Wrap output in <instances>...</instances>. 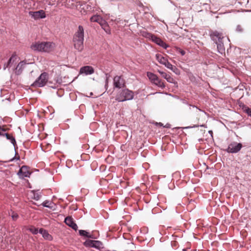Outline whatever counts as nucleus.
Listing matches in <instances>:
<instances>
[{
	"mask_svg": "<svg viewBox=\"0 0 251 251\" xmlns=\"http://www.w3.org/2000/svg\"><path fill=\"white\" fill-rule=\"evenodd\" d=\"M84 34L83 26L81 25H78V29L73 36V41L75 48L79 51L83 49Z\"/></svg>",
	"mask_w": 251,
	"mask_h": 251,
	"instance_id": "nucleus-1",
	"label": "nucleus"
},
{
	"mask_svg": "<svg viewBox=\"0 0 251 251\" xmlns=\"http://www.w3.org/2000/svg\"><path fill=\"white\" fill-rule=\"evenodd\" d=\"M54 48V44L50 42H38L32 44L30 48L34 51L50 52Z\"/></svg>",
	"mask_w": 251,
	"mask_h": 251,
	"instance_id": "nucleus-2",
	"label": "nucleus"
},
{
	"mask_svg": "<svg viewBox=\"0 0 251 251\" xmlns=\"http://www.w3.org/2000/svg\"><path fill=\"white\" fill-rule=\"evenodd\" d=\"M134 92L128 89H123L118 92L115 100L119 102H123L132 100L134 97Z\"/></svg>",
	"mask_w": 251,
	"mask_h": 251,
	"instance_id": "nucleus-3",
	"label": "nucleus"
},
{
	"mask_svg": "<svg viewBox=\"0 0 251 251\" xmlns=\"http://www.w3.org/2000/svg\"><path fill=\"white\" fill-rule=\"evenodd\" d=\"M49 79V75L46 72H43L37 78V79L31 85L33 87H42L44 86L47 83Z\"/></svg>",
	"mask_w": 251,
	"mask_h": 251,
	"instance_id": "nucleus-4",
	"label": "nucleus"
},
{
	"mask_svg": "<svg viewBox=\"0 0 251 251\" xmlns=\"http://www.w3.org/2000/svg\"><path fill=\"white\" fill-rule=\"evenodd\" d=\"M145 36L164 49H166L169 47V45L164 42L161 38L151 33L146 32Z\"/></svg>",
	"mask_w": 251,
	"mask_h": 251,
	"instance_id": "nucleus-5",
	"label": "nucleus"
},
{
	"mask_svg": "<svg viewBox=\"0 0 251 251\" xmlns=\"http://www.w3.org/2000/svg\"><path fill=\"white\" fill-rule=\"evenodd\" d=\"M6 68H8L9 72L19 75L22 73L24 66L23 64H6V66L5 65L4 66V69Z\"/></svg>",
	"mask_w": 251,
	"mask_h": 251,
	"instance_id": "nucleus-6",
	"label": "nucleus"
},
{
	"mask_svg": "<svg viewBox=\"0 0 251 251\" xmlns=\"http://www.w3.org/2000/svg\"><path fill=\"white\" fill-rule=\"evenodd\" d=\"M147 76L150 80L156 85L161 88H164L165 87L164 82L159 79L156 75L152 73L148 72Z\"/></svg>",
	"mask_w": 251,
	"mask_h": 251,
	"instance_id": "nucleus-7",
	"label": "nucleus"
},
{
	"mask_svg": "<svg viewBox=\"0 0 251 251\" xmlns=\"http://www.w3.org/2000/svg\"><path fill=\"white\" fill-rule=\"evenodd\" d=\"M242 148V145L241 143L233 142L228 145L226 151L229 153H237L240 151Z\"/></svg>",
	"mask_w": 251,
	"mask_h": 251,
	"instance_id": "nucleus-8",
	"label": "nucleus"
},
{
	"mask_svg": "<svg viewBox=\"0 0 251 251\" xmlns=\"http://www.w3.org/2000/svg\"><path fill=\"white\" fill-rule=\"evenodd\" d=\"M58 1H59V3L62 4V5H64L68 8H78V5L77 2L76 3H75L74 0H58Z\"/></svg>",
	"mask_w": 251,
	"mask_h": 251,
	"instance_id": "nucleus-9",
	"label": "nucleus"
},
{
	"mask_svg": "<svg viewBox=\"0 0 251 251\" xmlns=\"http://www.w3.org/2000/svg\"><path fill=\"white\" fill-rule=\"evenodd\" d=\"M29 15L35 20L44 19L46 17L45 12L43 10H40L37 11H29Z\"/></svg>",
	"mask_w": 251,
	"mask_h": 251,
	"instance_id": "nucleus-10",
	"label": "nucleus"
},
{
	"mask_svg": "<svg viewBox=\"0 0 251 251\" xmlns=\"http://www.w3.org/2000/svg\"><path fill=\"white\" fill-rule=\"evenodd\" d=\"M114 86L118 88L125 86V80L121 76H116L114 78Z\"/></svg>",
	"mask_w": 251,
	"mask_h": 251,
	"instance_id": "nucleus-11",
	"label": "nucleus"
},
{
	"mask_svg": "<svg viewBox=\"0 0 251 251\" xmlns=\"http://www.w3.org/2000/svg\"><path fill=\"white\" fill-rule=\"evenodd\" d=\"M18 174L20 177L24 178L25 177H29L30 173L28 171L27 167L24 166L20 169Z\"/></svg>",
	"mask_w": 251,
	"mask_h": 251,
	"instance_id": "nucleus-12",
	"label": "nucleus"
},
{
	"mask_svg": "<svg viewBox=\"0 0 251 251\" xmlns=\"http://www.w3.org/2000/svg\"><path fill=\"white\" fill-rule=\"evenodd\" d=\"M64 222L67 225L72 227L75 230H76L77 229V226L76 224L75 223L72 217H67L65 219Z\"/></svg>",
	"mask_w": 251,
	"mask_h": 251,
	"instance_id": "nucleus-13",
	"label": "nucleus"
},
{
	"mask_svg": "<svg viewBox=\"0 0 251 251\" xmlns=\"http://www.w3.org/2000/svg\"><path fill=\"white\" fill-rule=\"evenodd\" d=\"M78 5L79 6V8L84 10V12L94 11V7L91 5L89 2H84L81 4L79 2Z\"/></svg>",
	"mask_w": 251,
	"mask_h": 251,
	"instance_id": "nucleus-14",
	"label": "nucleus"
},
{
	"mask_svg": "<svg viewBox=\"0 0 251 251\" xmlns=\"http://www.w3.org/2000/svg\"><path fill=\"white\" fill-rule=\"evenodd\" d=\"M94 72V69L91 66H89L83 67L80 70V74H84L86 75L92 74Z\"/></svg>",
	"mask_w": 251,
	"mask_h": 251,
	"instance_id": "nucleus-15",
	"label": "nucleus"
},
{
	"mask_svg": "<svg viewBox=\"0 0 251 251\" xmlns=\"http://www.w3.org/2000/svg\"><path fill=\"white\" fill-rule=\"evenodd\" d=\"M99 24L107 34H111V30L110 27L105 20L103 19L102 20H101V21H100Z\"/></svg>",
	"mask_w": 251,
	"mask_h": 251,
	"instance_id": "nucleus-16",
	"label": "nucleus"
},
{
	"mask_svg": "<svg viewBox=\"0 0 251 251\" xmlns=\"http://www.w3.org/2000/svg\"><path fill=\"white\" fill-rule=\"evenodd\" d=\"M215 42L217 45V48L218 51L221 54H223V53H225V49L224 47V45L223 42V41L222 40L216 41Z\"/></svg>",
	"mask_w": 251,
	"mask_h": 251,
	"instance_id": "nucleus-17",
	"label": "nucleus"
},
{
	"mask_svg": "<svg viewBox=\"0 0 251 251\" xmlns=\"http://www.w3.org/2000/svg\"><path fill=\"white\" fill-rule=\"evenodd\" d=\"M211 39L214 41L223 40V37H221V34L219 32L215 31L210 34Z\"/></svg>",
	"mask_w": 251,
	"mask_h": 251,
	"instance_id": "nucleus-18",
	"label": "nucleus"
},
{
	"mask_svg": "<svg viewBox=\"0 0 251 251\" xmlns=\"http://www.w3.org/2000/svg\"><path fill=\"white\" fill-rule=\"evenodd\" d=\"M39 232L42 235L44 239L50 241L52 239L51 235H50L46 230L43 228H40L39 230Z\"/></svg>",
	"mask_w": 251,
	"mask_h": 251,
	"instance_id": "nucleus-19",
	"label": "nucleus"
},
{
	"mask_svg": "<svg viewBox=\"0 0 251 251\" xmlns=\"http://www.w3.org/2000/svg\"><path fill=\"white\" fill-rule=\"evenodd\" d=\"M165 66L168 69H171L173 72L176 74H179V70L175 66L172 65V64H164Z\"/></svg>",
	"mask_w": 251,
	"mask_h": 251,
	"instance_id": "nucleus-20",
	"label": "nucleus"
},
{
	"mask_svg": "<svg viewBox=\"0 0 251 251\" xmlns=\"http://www.w3.org/2000/svg\"><path fill=\"white\" fill-rule=\"evenodd\" d=\"M155 57L156 60L159 63H169L167 59L160 54H156Z\"/></svg>",
	"mask_w": 251,
	"mask_h": 251,
	"instance_id": "nucleus-21",
	"label": "nucleus"
},
{
	"mask_svg": "<svg viewBox=\"0 0 251 251\" xmlns=\"http://www.w3.org/2000/svg\"><path fill=\"white\" fill-rule=\"evenodd\" d=\"M103 19L100 16L98 15H95L92 16L90 18V21L92 22H97L98 23H100V21L102 20Z\"/></svg>",
	"mask_w": 251,
	"mask_h": 251,
	"instance_id": "nucleus-22",
	"label": "nucleus"
},
{
	"mask_svg": "<svg viewBox=\"0 0 251 251\" xmlns=\"http://www.w3.org/2000/svg\"><path fill=\"white\" fill-rule=\"evenodd\" d=\"M18 59L15 53L12 54L11 56L9 58L7 63H16Z\"/></svg>",
	"mask_w": 251,
	"mask_h": 251,
	"instance_id": "nucleus-23",
	"label": "nucleus"
},
{
	"mask_svg": "<svg viewBox=\"0 0 251 251\" xmlns=\"http://www.w3.org/2000/svg\"><path fill=\"white\" fill-rule=\"evenodd\" d=\"M2 135H5L6 137V138L8 139V140H9L14 145H15V144H16V141L14 139V138L10 135V134H8V133H5V134H3Z\"/></svg>",
	"mask_w": 251,
	"mask_h": 251,
	"instance_id": "nucleus-24",
	"label": "nucleus"
},
{
	"mask_svg": "<svg viewBox=\"0 0 251 251\" xmlns=\"http://www.w3.org/2000/svg\"><path fill=\"white\" fill-rule=\"evenodd\" d=\"M158 72L162 75V76L166 79L168 81L171 82V79H172V78L171 77V76L167 75L166 73L161 72L160 71H158Z\"/></svg>",
	"mask_w": 251,
	"mask_h": 251,
	"instance_id": "nucleus-25",
	"label": "nucleus"
},
{
	"mask_svg": "<svg viewBox=\"0 0 251 251\" xmlns=\"http://www.w3.org/2000/svg\"><path fill=\"white\" fill-rule=\"evenodd\" d=\"M84 245L86 247L94 248V240H87L84 243Z\"/></svg>",
	"mask_w": 251,
	"mask_h": 251,
	"instance_id": "nucleus-26",
	"label": "nucleus"
},
{
	"mask_svg": "<svg viewBox=\"0 0 251 251\" xmlns=\"http://www.w3.org/2000/svg\"><path fill=\"white\" fill-rule=\"evenodd\" d=\"M102 245L101 242L99 241L94 240V248L96 249H100Z\"/></svg>",
	"mask_w": 251,
	"mask_h": 251,
	"instance_id": "nucleus-27",
	"label": "nucleus"
},
{
	"mask_svg": "<svg viewBox=\"0 0 251 251\" xmlns=\"http://www.w3.org/2000/svg\"><path fill=\"white\" fill-rule=\"evenodd\" d=\"M79 233L81 236L92 238L91 236L89 234V233L85 230H80L79 231Z\"/></svg>",
	"mask_w": 251,
	"mask_h": 251,
	"instance_id": "nucleus-28",
	"label": "nucleus"
},
{
	"mask_svg": "<svg viewBox=\"0 0 251 251\" xmlns=\"http://www.w3.org/2000/svg\"><path fill=\"white\" fill-rule=\"evenodd\" d=\"M9 215H11L12 219L13 221H16L19 218L18 214L17 213L12 211H11V213H9Z\"/></svg>",
	"mask_w": 251,
	"mask_h": 251,
	"instance_id": "nucleus-29",
	"label": "nucleus"
},
{
	"mask_svg": "<svg viewBox=\"0 0 251 251\" xmlns=\"http://www.w3.org/2000/svg\"><path fill=\"white\" fill-rule=\"evenodd\" d=\"M28 230L33 234H37L38 230V228H36L33 226H31L28 228Z\"/></svg>",
	"mask_w": 251,
	"mask_h": 251,
	"instance_id": "nucleus-30",
	"label": "nucleus"
},
{
	"mask_svg": "<svg viewBox=\"0 0 251 251\" xmlns=\"http://www.w3.org/2000/svg\"><path fill=\"white\" fill-rule=\"evenodd\" d=\"M203 113V111H202L200 109L198 108L197 107L196 108L195 114L197 119H199L200 118V115L201 113Z\"/></svg>",
	"mask_w": 251,
	"mask_h": 251,
	"instance_id": "nucleus-31",
	"label": "nucleus"
},
{
	"mask_svg": "<svg viewBox=\"0 0 251 251\" xmlns=\"http://www.w3.org/2000/svg\"><path fill=\"white\" fill-rule=\"evenodd\" d=\"M176 51L177 53L180 54L182 56H183L185 54V51L182 50V49L180 48H176Z\"/></svg>",
	"mask_w": 251,
	"mask_h": 251,
	"instance_id": "nucleus-32",
	"label": "nucleus"
},
{
	"mask_svg": "<svg viewBox=\"0 0 251 251\" xmlns=\"http://www.w3.org/2000/svg\"><path fill=\"white\" fill-rule=\"evenodd\" d=\"M51 204V202H50L49 201H46L43 202L42 205L45 207L51 208V206L50 205V204Z\"/></svg>",
	"mask_w": 251,
	"mask_h": 251,
	"instance_id": "nucleus-33",
	"label": "nucleus"
},
{
	"mask_svg": "<svg viewBox=\"0 0 251 251\" xmlns=\"http://www.w3.org/2000/svg\"><path fill=\"white\" fill-rule=\"evenodd\" d=\"M236 31L238 32H242L243 31V29L242 28L240 25H238L236 26Z\"/></svg>",
	"mask_w": 251,
	"mask_h": 251,
	"instance_id": "nucleus-34",
	"label": "nucleus"
},
{
	"mask_svg": "<svg viewBox=\"0 0 251 251\" xmlns=\"http://www.w3.org/2000/svg\"><path fill=\"white\" fill-rule=\"evenodd\" d=\"M245 110L246 111V112L248 114V115L251 117V109L247 107Z\"/></svg>",
	"mask_w": 251,
	"mask_h": 251,
	"instance_id": "nucleus-35",
	"label": "nucleus"
},
{
	"mask_svg": "<svg viewBox=\"0 0 251 251\" xmlns=\"http://www.w3.org/2000/svg\"><path fill=\"white\" fill-rule=\"evenodd\" d=\"M7 130V128H5L4 127H0V135H3L2 134H1V132L2 131H5Z\"/></svg>",
	"mask_w": 251,
	"mask_h": 251,
	"instance_id": "nucleus-36",
	"label": "nucleus"
},
{
	"mask_svg": "<svg viewBox=\"0 0 251 251\" xmlns=\"http://www.w3.org/2000/svg\"><path fill=\"white\" fill-rule=\"evenodd\" d=\"M34 199L36 200V201H38L39 199H40V196L37 195V196H36L35 195H34Z\"/></svg>",
	"mask_w": 251,
	"mask_h": 251,
	"instance_id": "nucleus-37",
	"label": "nucleus"
},
{
	"mask_svg": "<svg viewBox=\"0 0 251 251\" xmlns=\"http://www.w3.org/2000/svg\"><path fill=\"white\" fill-rule=\"evenodd\" d=\"M157 125H158L159 126H163V124L161 123H156Z\"/></svg>",
	"mask_w": 251,
	"mask_h": 251,
	"instance_id": "nucleus-38",
	"label": "nucleus"
},
{
	"mask_svg": "<svg viewBox=\"0 0 251 251\" xmlns=\"http://www.w3.org/2000/svg\"><path fill=\"white\" fill-rule=\"evenodd\" d=\"M19 63H26L25 60H23V61H21Z\"/></svg>",
	"mask_w": 251,
	"mask_h": 251,
	"instance_id": "nucleus-39",
	"label": "nucleus"
}]
</instances>
